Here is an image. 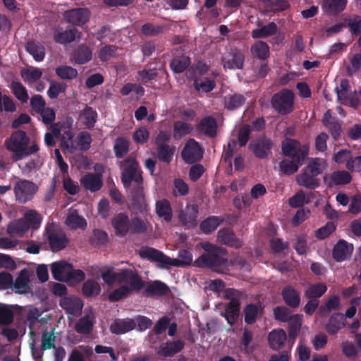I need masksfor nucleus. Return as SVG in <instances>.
<instances>
[{"label":"nucleus","instance_id":"obj_16","mask_svg":"<svg viewBox=\"0 0 361 361\" xmlns=\"http://www.w3.org/2000/svg\"><path fill=\"white\" fill-rule=\"evenodd\" d=\"M30 271L24 269L21 270L17 276L16 281L12 284L13 290L20 294L27 293L30 290Z\"/></svg>","mask_w":361,"mask_h":361},{"label":"nucleus","instance_id":"obj_32","mask_svg":"<svg viewBox=\"0 0 361 361\" xmlns=\"http://www.w3.org/2000/svg\"><path fill=\"white\" fill-rule=\"evenodd\" d=\"M218 241L221 243L238 247L241 245L240 241L237 239L231 230L220 231L218 233Z\"/></svg>","mask_w":361,"mask_h":361},{"label":"nucleus","instance_id":"obj_15","mask_svg":"<svg viewBox=\"0 0 361 361\" xmlns=\"http://www.w3.org/2000/svg\"><path fill=\"white\" fill-rule=\"evenodd\" d=\"M65 224L71 230H85L87 225L85 219L74 209L68 210Z\"/></svg>","mask_w":361,"mask_h":361},{"label":"nucleus","instance_id":"obj_29","mask_svg":"<svg viewBox=\"0 0 361 361\" xmlns=\"http://www.w3.org/2000/svg\"><path fill=\"white\" fill-rule=\"evenodd\" d=\"M302 161L287 157L281 161L279 168L281 171L286 174L290 175L295 173L300 166L302 165Z\"/></svg>","mask_w":361,"mask_h":361},{"label":"nucleus","instance_id":"obj_58","mask_svg":"<svg viewBox=\"0 0 361 361\" xmlns=\"http://www.w3.org/2000/svg\"><path fill=\"white\" fill-rule=\"evenodd\" d=\"M336 225L333 222H328L324 226L315 231V237L319 240L329 237L335 230Z\"/></svg>","mask_w":361,"mask_h":361},{"label":"nucleus","instance_id":"obj_5","mask_svg":"<svg viewBox=\"0 0 361 361\" xmlns=\"http://www.w3.org/2000/svg\"><path fill=\"white\" fill-rule=\"evenodd\" d=\"M29 139L23 131H16L6 142V149L11 152V159L18 161L37 152L39 147L32 144L28 147Z\"/></svg>","mask_w":361,"mask_h":361},{"label":"nucleus","instance_id":"obj_10","mask_svg":"<svg viewBox=\"0 0 361 361\" xmlns=\"http://www.w3.org/2000/svg\"><path fill=\"white\" fill-rule=\"evenodd\" d=\"M282 151L288 158L304 161L309 153V146L301 145L295 140L286 139L283 142Z\"/></svg>","mask_w":361,"mask_h":361},{"label":"nucleus","instance_id":"obj_55","mask_svg":"<svg viewBox=\"0 0 361 361\" xmlns=\"http://www.w3.org/2000/svg\"><path fill=\"white\" fill-rule=\"evenodd\" d=\"M351 180V175L346 171H336L331 175V180L336 185L347 184Z\"/></svg>","mask_w":361,"mask_h":361},{"label":"nucleus","instance_id":"obj_21","mask_svg":"<svg viewBox=\"0 0 361 361\" xmlns=\"http://www.w3.org/2000/svg\"><path fill=\"white\" fill-rule=\"evenodd\" d=\"M353 250V245L345 240H339L333 250V257L338 261H343L349 257Z\"/></svg>","mask_w":361,"mask_h":361},{"label":"nucleus","instance_id":"obj_60","mask_svg":"<svg viewBox=\"0 0 361 361\" xmlns=\"http://www.w3.org/2000/svg\"><path fill=\"white\" fill-rule=\"evenodd\" d=\"M220 223L221 221L218 217L212 216L202 222L200 228L203 232L207 233L214 231Z\"/></svg>","mask_w":361,"mask_h":361},{"label":"nucleus","instance_id":"obj_31","mask_svg":"<svg viewBox=\"0 0 361 361\" xmlns=\"http://www.w3.org/2000/svg\"><path fill=\"white\" fill-rule=\"evenodd\" d=\"M28 229V224L22 218L10 223L7 227V233L10 235L23 236Z\"/></svg>","mask_w":361,"mask_h":361},{"label":"nucleus","instance_id":"obj_38","mask_svg":"<svg viewBox=\"0 0 361 361\" xmlns=\"http://www.w3.org/2000/svg\"><path fill=\"white\" fill-rule=\"evenodd\" d=\"M42 75L41 69L35 67H29L23 69L21 76L24 81L28 84L32 83L39 80Z\"/></svg>","mask_w":361,"mask_h":361},{"label":"nucleus","instance_id":"obj_7","mask_svg":"<svg viewBox=\"0 0 361 361\" xmlns=\"http://www.w3.org/2000/svg\"><path fill=\"white\" fill-rule=\"evenodd\" d=\"M51 274L55 280L66 281L70 279L82 281L85 274L80 269H73V266L63 260L57 261L50 265Z\"/></svg>","mask_w":361,"mask_h":361},{"label":"nucleus","instance_id":"obj_47","mask_svg":"<svg viewBox=\"0 0 361 361\" xmlns=\"http://www.w3.org/2000/svg\"><path fill=\"white\" fill-rule=\"evenodd\" d=\"M83 293L87 296L97 295L101 291L99 283L94 280H87L82 287Z\"/></svg>","mask_w":361,"mask_h":361},{"label":"nucleus","instance_id":"obj_28","mask_svg":"<svg viewBox=\"0 0 361 361\" xmlns=\"http://www.w3.org/2000/svg\"><path fill=\"white\" fill-rule=\"evenodd\" d=\"M285 302L292 307H297L300 302L299 293L292 287L287 286L282 291Z\"/></svg>","mask_w":361,"mask_h":361},{"label":"nucleus","instance_id":"obj_35","mask_svg":"<svg viewBox=\"0 0 361 361\" xmlns=\"http://www.w3.org/2000/svg\"><path fill=\"white\" fill-rule=\"evenodd\" d=\"M197 209L194 205L188 206L180 214V219L186 226L191 227L196 224Z\"/></svg>","mask_w":361,"mask_h":361},{"label":"nucleus","instance_id":"obj_3","mask_svg":"<svg viewBox=\"0 0 361 361\" xmlns=\"http://www.w3.org/2000/svg\"><path fill=\"white\" fill-rule=\"evenodd\" d=\"M73 120L71 118H66L51 126L52 133L55 137H61V147L68 152L72 153L77 148L81 151L88 150L92 141L91 135L86 131L80 132L76 137L75 145L73 141Z\"/></svg>","mask_w":361,"mask_h":361},{"label":"nucleus","instance_id":"obj_43","mask_svg":"<svg viewBox=\"0 0 361 361\" xmlns=\"http://www.w3.org/2000/svg\"><path fill=\"white\" fill-rule=\"evenodd\" d=\"M13 94L22 103L28 101L29 96L26 88L19 82H13L10 86Z\"/></svg>","mask_w":361,"mask_h":361},{"label":"nucleus","instance_id":"obj_53","mask_svg":"<svg viewBox=\"0 0 361 361\" xmlns=\"http://www.w3.org/2000/svg\"><path fill=\"white\" fill-rule=\"evenodd\" d=\"M288 321H289L290 325L289 336L293 338H295L302 325V316L295 314L291 316Z\"/></svg>","mask_w":361,"mask_h":361},{"label":"nucleus","instance_id":"obj_61","mask_svg":"<svg viewBox=\"0 0 361 361\" xmlns=\"http://www.w3.org/2000/svg\"><path fill=\"white\" fill-rule=\"evenodd\" d=\"M327 290L326 286L323 283H317L310 286L305 291V294L309 298H318L322 296Z\"/></svg>","mask_w":361,"mask_h":361},{"label":"nucleus","instance_id":"obj_56","mask_svg":"<svg viewBox=\"0 0 361 361\" xmlns=\"http://www.w3.org/2000/svg\"><path fill=\"white\" fill-rule=\"evenodd\" d=\"M252 146L255 154L257 157H264L267 154L271 147V142L268 140H264L257 143L252 144Z\"/></svg>","mask_w":361,"mask_h":361},{"label":"nucleus","instance_id":"obj_48","mask_svg":"<svg viewBox=\"0 0 361 361\" xmlns=\"http://www.w3.org/2000/svg\"><path fill=\"white\" fill-rule=\"evenodd\" d=\"M340 298L336 295H332L329 298L324 306L321 307L319 312L324 316L328 312L339 310Z\"/></svg>","mask_w":361,"mask_h":361},{"label":"nucleus","instance_id":"obj_36","mask_svg":"<svg viewBox=\"0 0 361 361\" xmlns=\"http://www.w3.org/2000/svg\"><path fill=\"white\" fill-rule=\"evenodd\" d=\"M277 31V26L274 23L258 27L252 32L253 38H266L273 35Z\"/></svg>","mask_w":361,"mask_h":361},{"label":"nucleus","instance_id":"obj_20","mask_svg":"<svg viewBox=\"0 0 361 361\" xmlns=\"http://www.w3.org/2000/svg\"><path fill=\"white\" fill-rule=\"evenodd\" d=\"M80 180L81 185L91 192L99 190L102 185L101 176L98 174L87 173L82 176Z\"/></svg>","mask_w":361,"mask_h":361},{"label":"nucleus","instance_id":"obj_37","mask_svg":"<svg viewBox=\"0 0 361 361\" xmlns=\"http://www.w3.org/2000/svg\"><path fill=\"white\" fill-rule=\"evenodd\" d=\"M26 50L37 61H42L45 56L44 47L39 42H29L26 44Z\"/></svg>","mask_w":361,"mask_h":361},{"label":"nucleus","instance_id":"obj_1","mask_svg":"<svg viewBox=\"0 0 361 361\" xmlns=\"http://www.w3.org/2000/svg\"><path fill=\"white\" fill-rule=\"evenodd\" d=\"M101 277L109 286L118 283L119 287L108 295L110 301H118L128 296L133 290H138L142 287V282L138 275L129 269L114 272L112 269L106 268L101 274Z\"/></svg>","mask_w":361,"mask_h":361},{"label":"nucleus","instance_id":"obj_27","mask_svg":"<svg viewBox=\"0 0 361 361\" xmlns=\"http://www.w3.org/2000/svg\"><path fill=\"white\" fill-rule=\"evenodd\" d=\"M135 326V322L130 319H118L111 325V331L117 334H125Z\"/></svg>","mask_w":361,"mask_h":361},{"label":"nucleus","instance_id":"obj_6","mask_svg":"<svg viewBox=\"0 0 361 361\" xmlns=\"http://www.w3.org/2000/svg\"><path fill=\"white\" fill-rule=\"evenodd\" d=\"M140 255L142 258L159 262L161 267H183L190 264L192 261V255L186 250L180 251L178 259L170 258L152 247L142 248L140 251Z\"/></svg>","mask_w":361,"mask_h":361},{"label":"nucleus","instance_id":"obj_44","mask_svg":"<svg viewBox=\"0 0 361 361\" xmlns=\"http://www.w3.org/2000/svg\"><path fill=\"white\" fill-rule=\"evenodd\" d=\"M262 307L261 305H248L244 310L245 321L247 324H252L256 317L262 311Z\"/></svg>","mask_w":361,"mask_h":361},{"label":"nucleus","instance_id":"obj_12","mask_svg":"<svg viewBox=\"0 0 361 361\" xmlns=\"http://www.w3.org/2000/svg\"><path fill=\"white\" fill-rule=\"evenodd\" d=\"M16 200L20 203L30 200L38 190L37 186L27 180L18 181L13 188Z\"/></svg>","mask_w":361,"mask_h":361},{"label":"nucleus","instance_id":"obj_22","mask_svg":"<svg viewBox=\"0 0 361 361\" xmlns=\"http://www.w3.org/2000/svg\"><path fill=\"white\" fill-rule=\"evenodd\" d=\"M287 339L286 332L281 329H276L271 331L268 336L269 345L273 350L280 349Z\"/></svg>","mask_w":361,"mask_h":361},{"label":"nucleus","instance_id":"obj_30","mask_svg":"<svg viewBox=\"0 0 361 361\" xmlns=\"http://www.w3.org/2000/svg\"><path fill=\"white\" fill-rule=\"evenodd\" d=\"M309 171H305L296 177V181L299 185L304 186L310 189L317 188L319 185L318 180L315 178V176L312 173L309 174Z\"/></svg>","mask_w":361,"mask_h":361},{"label":"nucleus","instance_id":"obj_4","mask_svg":"<svg viewBox=\"0 0 361 361\" xmlns=\"http://www.w3.org/2000/svg\"><path fill=\"white\" fill-rule=\"evenodd\" d=\"M122 182L125 188L133 187L134 191L131 193V199L135 205L142 207L145 204V197L141 184L142 178L137 168L135 159H127L122 164Z\"/></svg>","mask_w":361,"mask_h":361},{"label":"nucleus","instance_id":"obj_8","mask_svg":"<svg viewBox=\"0 0 361 361\" xmlns=\"http://www.w3.org/2000/svg\"><path fill=\"white\" fill-rule=\"evenodd\" d=\"M226 297L230 302L225 307V312L221 314L230 325L236 323L240 312V298L242 295L235 290L228 288L225 290Z\"/></svg>","mask_w":361,"mask_h":361},{"label":"nucleus","instance_id":"obj_62","mask_svg":"<svg viewBox=\"0 0 361 361\" xmlns=\"http://www.w3.org/2000/svg\"><path fill=\"white\" fill-rule=\"evenodd\" d=\"M345 27H348L352 33L355 35L361 32V18L358 16L345 18Z\"/></svg>","mask_w":361,"mask_h":361},{"label":"nucleus","instance_id":"obj_49","mask_svg":"<svg viewBox=\"0 0 361 361\" xmlns=\"http://www.w3.org/2000/svg\"><path fill=\"white\" fill-rule=\"evenodd\" d=\"M194 85L195 89L201 92H210L214 87V81L207 78L195 79Z\"/></svg>","mask_w":361,"mask_h":361},{"label":"nucleus","instance_id":"obj_59","mask_svg":"<svg viewBox=\"0 0 361 361\" xmlns=\"http://www.w3.org/2000/svg\"><path fill=\"white\" fill-rule=\"evenodd\" d=\"M245 99L240 94H234L225 98V107L227 109L232 110L240 106Z\"/></svg>","mask_w":361,"mask_h":361},{"label":"nucleus","instance_id":"obj_17","mask_svg":"<svg viewBox=\"0 0 361 361\" xmlns=\"http://www.w3.org/2000/svg\"><path fill=\"white\" fill-rule=\"evenodd\" d=\"M115 233L121 236L126 235L130 231V222L127 215L120 213L114 216L111 220Z\"/></svg>","mask_w":361,"mask_h":361},{"label":"nucleus","instance_id":"obj_11","mask_svg":"<svg viewBox=\"0 0 361 361\" xmlns=\"http://www.w3.org/2000/svg\"><path fill=\"white\" fill-rule=\"evenodd\" d=\"M294 95L292 91L283 90L274 94L271 99L274 109L281 114H286L293 110Z\"/></svg>","mask_w":361,"mask_h":361},{"label":"nucleus","instance_id":"obj_42","mask_svg":"<svg viewBox=\"0 0 361 361\" xmlns=\"http://www.w3.org/2000/svg\"><path fill=\"white\" fill-rule=\"evenodd\" d=\"M326 167V162L324 159L315 158L310 161L306 169L313 176L322 173Z\"/></svg>","mask_w":361,"mask_h":361},{"label":"nucleus","instance_id":"obj_41","mask_svg":"<svg viewBox=\"0 0 361 361\" xmlns=\"http://www.w3.org/2000/svg\"><path fill=\"white\" fill-rule=\"evenodd\" d=\"M311 198V193H305L302 190L298 191L294 196L289 199V205L297 208L308 203Z\"/></svg>","mask_w":361,"mask_h":361},{"label":"nucleus","instance_id":"obj_52","mask_svg":"<svg viewBox=\"0 0 361 361\" xmlns=\"http://www.w3.org/2000/svg\"><path fill=\"white\" fill-rule=\"evenodd\" d=\"M92 59V51L86 47H80L74 55V60L76 63L83 64Z\"/></svg>","mask_w":361,"mask_h":361},{"label":"nucleus","instance_id":"obj_13","mask_svg":"<svg viewBox=\"0 0 361 361\" xmlns=\"http://www.w3.org/2000/svg\"><path fill=\"white\" fill-rule=\"evenodd\" d=\"M182 157L187 163L191 164L202 158V150L195 140H190L182 152Z\"/></svg>","mask_w":361,"mask_h":361},{"label":"nucleus","instance_id":"obj_45","mask_svg":"<svg viewBox=\"0 0 361 361\" xmlns=\"http://www.w3.org/2000/svg\"><path fill=\"white\" fill-rule=\"evenodd\" d=\"M56 74L62 80H72L76 78L78 71L71 66L63 65L56 68Z\"/></svg>","mask_w":361,"mask_h":361},{"label":"nucleus","instance_id":"obj_25","mask_svg":"<svg viewBox=\"0 0 361 361\" xmlns=\"http://www.w3.org/2000/svg\"><path fill=\"white\" fill-rule=\"evenodd\" d=\"M80 32L76 29H71L66 31L56 30L54 34V40L60 44L69 43L79 37Z\"/></svg>","mask_w":361,"mask_h":361},{"label":"nucleus","instance_id":"obj_40","mask_svg":"<svg viewBox=\"0 0 361 361\" xmlns=\"http://www.w3.org/2000/svg\"><path fill=\"white\" fill-rule=\"evenodd\" d=\"M156 212L160 217L164 218L166 221H169L171 219V209L169 201L166 200L157 202Z\"/></svg>","mask_w":361,"mask_h":361},{"label":"nucleus","instance_id":"obj_23","mask_svg":"<svg viewBox=\"0 0 361 361\" xmlns=\"http://www.w3.org/2000/svg\"><path fill=\"white\" fill-rule=\"evenodd\" d=\"M97 114L91 107L86 106L80 114L78 122L87 128H91L97 121Z\"/></svg>","mask_w":361,"mask_h":361},{"label":"nucleus","instance_id":"obj_18","mask_svg":"<svg viewBox=\"0 0 361 361\" xmlns=\"http://www.w3.org/2000/svg\"><path fill=\"white\" fill-rule=\"evenodd\" d=\"M222 61L224 68L229 69H239L243 67L244 56L240 51L233 49L224 56Z\"/></svg>","mask_w":361,"mask_h":361},{"label":"nucleus","instance_id":"obj_19","mask_svg":"<svg viewBox=\"0 0 361 361\" xmlns=\"http://www.w3.org/2000/svg\"><path fill=\"white\" fill-rule=\"evenodd\" d=\"M60 305L68 314L77 316L81 312L83 304L82 300L78 298L68 297L61 300Z\"/></svg>","mask_w":361,"mask_h":361},{"label":"nucleus","instance_id":"obj_14","mask_svg":"<svg viewBox=\"0 0 361 361\" xmlns=\"http://www.w3.org/2000/svg\"><path fill=\"white\" fill-rule=\"evenodd\" d=\"M65 20L71 24L81 25L87 22L90 13L85 8H74L63 13Z\"/></svg>","mask_w":361,"mask_h":361},{"label":"nucleus","instance_id":"obj_46","mask_svg":"<svg viewBox=\"0 0 361 361\" xmlns=\"http://www.w3.org/2000/svg\"><path fill=\"white\" fill-rule=\"evenodd\" d=\"M349 88V82L346 79L341 80L339 85L336 86L335 91L340 102L343 103L348 102Z\"/></svg>","mask_w":361,"mask_h":361},{"label":"nucleus","instance_id":"obj_2","mask_svg":"<svg viewBox=\"0 0 361 361\" xmlns=\"http://www.w3.org/2000/svg\"><path fill=\"white\" fill-rule=\"evenodd\" d=\"M202 247L208 252L202 255L196 261L200 266H208L215 269L217 271L226 273L233 269H243L245 271L250 270V266L247 265L241 259L228 260L224 257L226 250L205 243Z\"/></svg>","mask_w":361,"mask_h":361},{"label":"nucleus","instance_id":"obj_34","mask_svg":"<svg viewBox=\"0 0 361 361\" xmlns=\"http://www.w3.org/2000/svg\"><path fill=\"white\" fill-rule=\"evenodd\" d=\"M251 52L253 56L265 60L269 56V47L266 42L259 41L251 47Z\"/></svg>","mask_w":361,"mask_h":361},{"label":"nucleus","instance_id":"obj_9","mask_svg":"<svg viewBox=\"0 0 361 361\" xmlns=\"http://www.w3.org/2000/svg\"><path fill=\"white\" fill-rule=\"evenodd\" d=\"M45 236L52 251L56 252L66 247L68 240L61 228L54 224L46 228Z\"/></svg>","mask_w":361,"mask_h":361},{"label":"nucleus","instance_id":"obj_54","mask_svg":"<svg viewBox=\"0 0 361 361\" xmlns=\"http://www.w3.org/2000/svg\"><path fill=\"white\" fill-rule=\"evenodd\" d=\"M200 129L209 135H214L216 130V124L214 119L212 117L205 118L201 121Z\"/></svg>","mask_w":361,"mask_h":361},{"label":"nucleus","instance_id":"obj_51","mask_svg":"<svg viewBox=\"0 0 361 361\" xmlns=\"http://www.w3.org/2000/svg\"><path fill=\"white\" fill-rule=\"evenodd\" d=\"M23 219L30 228H37L41 223L40 216L34 210H29L25 213Z\"/></svg>","mask_w":361,"mask_h":361},{"label":"nucleus","instance_id":"obj_26","mask_svg":"<svg viewBox=\"0 0 361 361\" xmlns=\"http://www.w3.org/2000/svg\"><path fill=\"white\" fill-rule=\"evenodd\" d=\"M347 0H323L322 8L329 13H337L344 10Z\"/></svg>","mask_w":361,"mask_h":361},{"label":"nucleus","instance_id":"obj_57","mask_svg":"<svg viewBox=\"0 0 361 361\" xmlns=\"http://www.w3.org/2000/svg\"><path fill=\"white\" fill-rule=\"evenodd\" d=\"M66 85L62 82L51 81L47 90V95L51 99L56 98L61 93L64 92Z\"/></svg>","mask_w":361,"mask_h":361},{"label":"nucleus","instance_id":"obj_63","mask_svg":"<svg viewBox=\"0 0 361 361\" xmlns=\"http://www.w3.org/2000/svg\"><path fill=\"white\" fill-rule=\"evenodd\" d=\"M128 149V142L125 138H118L116 140L114 145V150L116 155L118 157H122L126 154Z\"/></svg>","mask_w":361,"mask_h":361},{"label":"nucleus","instance_id":"obj_50","mask_svg":"<svg viewBox=\"0 0 361 361\" xmlns=\"http://www.w3.org/2000/svg\"><path fill=\"white\" fill-rule=\"evenodd\" d=\"M190 63V59L188 56H183L174 59L171 63V69L176 73L183 72Z\"/></svg>","mask_w":361,"mask_h":361},{"label":"nucleus","instance_id":"obj_33","mask_svg":"<svg viewBox=\"0 0 361 361\" xmlns=\"http://www.w3.org/2000/svg\"><path fill=\"white\" fill-rule=\"evenodd\" d=\"M93 325L94 316L92 313H90L77 322L75 329L79 333L88 334L92 330Z\"/></svg>","mask_w":361,"mask_h":361},{"label":"nucleus","instance_id":"obj_24","mask_svg":"<svg viewBox=\"0 0 361 361\" xmlns=\"http://www.w3.org/2000/svg\"><path fill=\"white\" fill-rule=\"evenodd\" d=\"M183 346L184 343L180 341L166 343L160 346L157 353L161 356L171 357L180 352Z\"/></svg>","mask_w":361,"mask_h":361},{"label":"nucleus","instance_id":"obj_39","mask_svg":"<svg viewBox=\"0 0 361 361\" xmlns=\"http://www.w3.org/2000/svg\"><path fill=\"white\" fill-rule=\"evenodd\" d=\"M343 326V315L341 314H336L332 315L329 319L326 325V330L329 334H335Z\"/></svg>","mask_w":361,"mask_h":361},{"label":"nucleus","instance_id":"obj_64","mask_svg":"<svg viewBox=\"0 0 361 361\" xmlns=\"http://www.w3.org/2000/svg\"><path fill=\"white\" fill-rule=\"evenodd\" d=\"M130 222V231L129 233H142L147 228V224L145 221L139 218H134Z\"/></svg>","mask_w":361,"mask_h":361}]
</instances>
